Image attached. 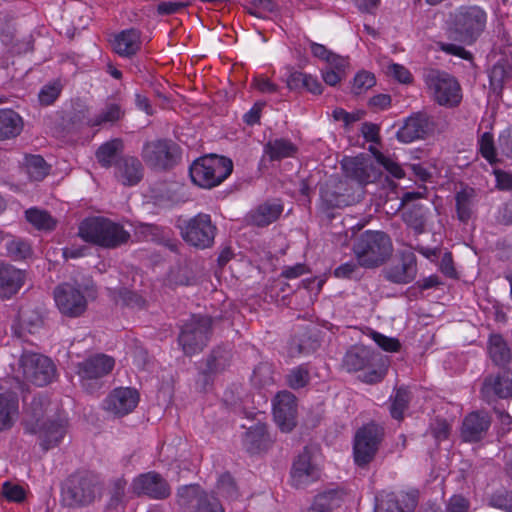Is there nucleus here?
Here are the masks:
<instances>
[{"instance_id":"obj_55","label":"nucleus","mask_w":512,"mask_h":512,"mask_svg":"<svg viewBox=\"0 0 512 512\" xmlns=\"http://www.w3.org/2000/svg\"><path fill=\"white\" fill-rule=\"evenodd\" d=\"M217 489L227 498L234 499L237 497V488L230 474H223L219 477Z\"/></svg>"},{"instance_id":"obj_33","label":"nucleus","mask_w":512,"mask_h":512,"mask_svg":"<svg viewBox=\"0 0 512 512\" xmlns=\"http://www.w3.org/2000/svg\"><path fill=\"white\" fill-rule=\"evenodd\" d=\"M457 218L467 223L473 216L477 202L476 190L466 187L455 195Z\"/></svg>"},{"instance_id":"obj_54","label":"nucleus","mask_w":512,"mask_h":512,"mask_svg":"<svg viewBox=\"0 0 512 512\" xmlns=\"http://www.w3.org/2000/svg\"><path fill=\"white\" fill-rule=\"evenodd\" d=\"M479 150L481 155L491 164L496 161V152L494 147L493 135L485 132L479 140Z\"/></svg>"},{"instance_id":"obj_11","label":"nucleus","mask_w":512,"mask_h":512,"mask_svg":"<svg viewBox=\"0 0 512 512\" xmlns=\"http://www.w3.org/2000/svg\"><path fill=\"white\" fill-rule=\"evenodd\" d=\"M99 492L96 477L90 474H74L62 488L63 501L69 506L90 504Z\"/></svg>"},{"instance_id":"obj_5","label":"nucleus","mask_w":512,"mask_h":512,"mask_svg":"<svg viewBox=\"0 0 512 512\" xmlns=\"http://www.w3.org/2000/svg\"><path fill=\"white\" fill-rule=\"evenodd\" d=\"M423 80L428 95L438 105L453 108L460 104L462 90L454 76L442 70L428 69Z\"/></svg>"},{"instance_id":"obj_21","label":"nucleus","mask_w":512,"mask_h":512,"mask_svg":"<svg viewBox=\"0 0 512 512\" xmlns=\"http://www.w3.org/2000/svg\"><path fill=\"white\" fill-rule=\"evenodd\" d=\"M139 402V394L132 388H116L104 400L103 407L114 416H125L132 412Z\"/></svg>"},{"instance_id":"obj_64","label":"nucleus","mask_w":512,"mask_h":512,"mask_svg":"<svg viewBox=\"0 0 512 512\" xmlns=\"http://www.w3.org/2000/svg\"><path fill=\"white\" fill-rule=\"evenodd\" d=\"M497 188L500 190H512V174L500 169L494 170Z\"/></svg>"},{"instance_id":"obj_7","label":"nucleus","mask_w":512,"mask_h":512,"mask_svg":"<svg viewBox=\"0 0 512 512\" xmlns=\"http://www.w3.org/2000/svg\"><path fill=\"white\" fill-rule=\"evenodd\" d=\"M93 289L72 283H62L54 290V300L59 311L70 318L80 317L88 306V298L93 297Z\"/></svg>"},{"instance_id":"obj_41","label":"nucleus","mask_w":512,"mask_h":512,"mask_svg":"<svg viewBox=\"0 0 512 512\" xmlns=\"http://www.w3.org/2000/svg\"><path fill=\"white\" fill-rule=\"evenodd\" d=\"M26 220L38 230L51 231L56 227L57 221L47 211L30 208L25 212Z\"/></svg>"},{"instance_id":"obj_48","label":"nucleus","mask_w":512,"mask_h":512,"mask_svg":"<svg viewBox=\"0 0 512 512\" xmlns=\"http://www.w3.org/2000/svg\"><path fill=\"white\" fill-rule=\"evenodd\" d=\"M126 486L127 481L122 477L113 480L110 487V500L108 502L109 508L117 509L119 506L123 505Z\"/></svg>"},{"instance_id":"obj_36","label":"nucleus","mask_w":512,"mask_h":512,"mask_svg":"<svg viewBox=\"0 0 512 512\" xmlns=\"http://www.w3.org/2000/svg\"><path fill=\"white\" fill-rule=\"evenodd\" d=\"M22 128V119L15 111L0 109V140L16 137Z\"/></svg>"},{"instance_id":"obj_32","label":"nucleus","mask_w":512,"mask_h":512,"mask_svg":"<svg viewBox=\"0 0 512 512\" xmlns=\"http://www.w3.org/2000/svg\"><path fill=\"white\" fill-rule=\"evenodd\" d=\"M18 398L6 392L0 394V431L10 429L18 417Z\"/></svg>"},{"instance_id":"obj_13","label":"nucleus","mask_w":512,"mask_h":512,"mask_svg":"<svg viewBox=\"0 0 512 512\" xmlns=\"http://www.w3.org/2000/svg\"><path fill=\"white\" fill-rule=\"evenodd\" d=\"M141 157L149 167L165 170L176 164L180 149L172 140H152L143 145Z\"/></svg>"},{"instance_id":"obj_42","label":"nucleus","mask_w":512,"mask_h":512,"mask_svg":"<svg viewBox=\"0 0 512 512\" xmlns=\"http://www.w3.org/2000/svg\"><path fill=\"white\" fill-rule=\"evenodd\" d=\"M310 49L313 56L326 61L327 64L331 67H335L336 69H342L343 67H347L348 65V61L346 58L333 53L322 44L311 42Z\"/></svg>"},{"instance_id":"obj_16","label":"nucleus","mask_w":512,"mask_h":512,"mask_svg":"<svg viewBox=\"0 0 512 512\" xmlns=\"http://www.w3.org/2000/svg\"><path fill=\"white\" fill-rule=\"evenodd\" d=\"M384 278L394 284H409L417 276V258L410 250L400 251L397 258L383 270Z\"/></svg>"},{"instance_id":"obj_52","label":"nucleus","mask_w":512,"mask_h":512,"mask_svg":"<svg viewBox=\"0 0 512 512\" xmlns=\"http://www.w3.org/2000/svg\"><path fill=\"white\" fill-rule=\"evenodd\" d=\"M376 84L375 76L367 71H362L356 74L352 85V93L361 95L367 92Z\"/></svg>"},{"instance_id":"obj_17","label":"nucleus","mask_w":512,"mask_h":512,"mask_svg":"<svg viewBox=\"0 0 512 512\" xmlns=\"http://www.w3.org/2000/svg\"><path fill=\"white\" fill-rule=\"evenodd\" d=\"M133 493L154 500H164L171 495V487L159 473L150 471L135 477L131 484Z\"/></svg>"},{"instance_id":"obj_51","label":"nucleus","mask_w":512,"mask_h":512,"mask_svg":"<svg viewBox=\"0 0 512 512\" xmlns=\"http://www.w3.org/2000/svg\"><path fill=\"white\" fill-rule=\"evenodd\" d=\"M61 91L62 85L58 80L44 85L38 93L40 104L44 106L51 105L59 97Z\"/></svg>"},{"instance_id":"obj_43","label":"nucleus","mask_w":512,"mask_h":512,"mask_svg":"<svg viewBox=\"0 0 512 512\" xmlns=\"http://www.w3.org/2000/svg\"><path fill=\"white\" fill-rule=\"evenodd\" d=\"M340 493L337 490H329L318 494L308 512H331V509L339 505Z\"/></svg>"},{"instance_id":"obj_19","label":"nucleus","mask_w":512,"mask_h":512,"mask_svg":"<svg viewBox=\"0 0 512 512\" xmlns=\"http://www.w3.org/2000/svg\"><path fill=\"white\" fill-rule=\"evenodd\" d=\"M273 414L283 432L291 431L296 425V397L288 391L279 392L273 404Z\"/></svg>"},{"instance_id":"obj_62","label":"nucleus","mask_w":512,"mask_h":512,"mask_svg":"<svg viewBox=\"0 0 512 512\" xmlns=\"http://www.w3.org/2000/svg\"><path fill=\"white\" fill-rule=\"evenodd\" d=\"M388 73L399 82L407 84L412 81V75L404 66L400 64H391L388 66Z\"/></svg>"},{"instance_id":"obj_24","label":"nucleus","mask_w":512,"mask_h":512,"mask_svg":"<svg viewBox=\"0 0 512 512\" xmlns=\"http://www.w3.org/2000/svg\"><path fill=\"white\" fill-rule=\"evenodd\" d=\"M24 271L12 265L0 263V299H10L24 284Z\"/></svg>"},{"instance_id":"obj_4","label":"nucleus","mask_w":512,"mask_h":512,"mask_svg":"<svg viewBox=\"0 0 512 512\" xmlns=\"http://www.w3.org/2000/svg\"><path fill=\"white\" fill-rule=\"evenodd\" d=\"M486 13L477 6H462L451 14L449 38L464 44H472L482 33Z\"/></svg>"},{"instance_id":"obj_27","label":"nucleus","mask_w":512,"mask_h":512,"mask_svg":"<svg viewBox=\"0 0 512 512\" xmlns=\"http://www.w3.org/2000/svg\"><path fill=\"white\" fill-rule=\"evenodd\" d=\"M321 199L329 208H340L350 205L352 197L347 183L334 180L321 189Z\"/></svg>"},{"instance_id":"obj_58","label":"nucleus","mask_w":512,"mask_h":512,"mask_svg":"<svg viewBox=\"0 0 512 512\" xmlns=\"http://www.w3.org/2000/svg\"><path fill=\"white\" fill-rule=\"evenodd\" d=\"M375 158L377 162L382 165L391 175H393L396 178H402L404 177V172L401 166L393 161L392 159L388 158L381 152H376Z\"/></svg>"},{"instance_id":"obj_53","label":"nucleus","mask_w":512,"mask_h":512,"mask_svg":"<svg viewBox=\"0 0 512 512\" xmlns=\"http://www.w3.org/2000/svg\"><path fill=\"white\" fill-rule=\"evenodd\" d=\"M6 250L9 257L14 260L25 259L30 255V246L21 239H12L7 241Z\"/></svg>"},{"instance_id":"obj_37","label":"nucleus","mask_w":512,"mask_h":512,"mask_svg":"<svg viewBox=\"0 0 512 512\" xmlns=\"http://www.w3.org/2000/svg\"><path fill=\"white\" fill-rule=\"evenodd\" d=\"M296 152V145L285 138L271 139L264 146V153L271 161L292 157Z\"/></svg>"},{"instance_id":"obj_9","label":"nucleus","mask_w":512,"mask_h":512,"mask_svg":"<svg viewBox=\"0 0 512 512\" xmlns=\"http://www.w3.org/2000/svg\"><path fill=\"white\" fill-rule=\"evenodd\" d=\"M178 228L182 239L188 245L198 249L210 248L217 231L211 216L205 213H198L194 217L180 221Z\"/></svg>"},{"instance_id":"obj_44","label":"nucleus","mask_w":512,"mask_h":512,"mask_svg":"<svg viewBox=\"0 0 512 512\" xmlns=\"http://www.w3.org/2000/svg\"><path fill=\"white\" fill-rule=\"evenodd\" d=\"M25 167L31 180L41 181L49 173V166L40 155H30L25 159Z\"/></svg>"},{"instance_id":"obj_2","label":"nucleus","mask_w":512,"mask_h":512,"mask_svg":"<svg viewBox=\"0 0 512 512\" xmlns=\"http://www.w3.org/2000/svg\"><path fill=\"white\" fill-rule=\"evenodd\" d=\"M78 235L88 243L114 249L128 242L130 233L122 225L104 217L83 220Z\"/></svg>"},{"instance_id":"obj_40","label":"nucleus","mask_w":512,"mask_h":512,"mask_svg":"<svg viewBox=\"0 0 512 512\" xmlns=\"http://www.w3.org/2000/svg\"><path fill=\"white\" fill-rule=\"evenodd\" d=\"M488 353L496 365H504L511 360L510 348L500 334H493L489 337Z\"/></svg>"},{"instance_id":"obj_20","label":"nucleus","mask_w":512,"mask_h":512,"mask_svg":"<svg viewBox=\"0 0 512 512\" xmlns=\"http://www.w3.org/2000/svg\"><path fill=\"white\" fill-rule=\"evenodd\" d=\"M417 505L414 493L381 492L376 497L375 512H413Z\"/></svg>"},{"instance_id":"obj_34","label":"nucleus","mask_w":512,"mask_h":512,"mask_svg":"<svg viewBox=\"0 0 512 512\" xmlns=\"http://www.w3.org/2000/svg\"><path fill=\"white\" fill-rule=\"evenodd\" d=\"M342 167L347 177L356 180L361 185H365L371 181V165L363 158L354 157L344 159Z\"/></svg>"},{"instance_id":"obj_60","label":"nucleus","mask_w":512,"mask_h":512,"mask_svg":"<svg viewBox=\"0 0 512 512\" xmlns=\"http://www.w3.org/2000/svg\"><path fill=\"white\" fill-rule=\"evenodd\" d=\"M469 501L461 495L452 496L446 506V512H468Z\"/></svg>"},{"instance_id":"obj_14","label":"nucleus","mask_w":512,"mask_h":512,"mask_svg":"<svg viewBox=\"0 0 512 512\" xmlns=\"http://www.w3.org/2000/svg\"><path fill=\"white\" fill-rule=\"evenodd\" d=\"M382 439L380 426L370 423L360 428L354 438V461L359 467H366L375 457Z\"/></svg>"},{"instance_id":"obj_10","label":"nucleus","mask_w":512,"mask_h":512,"mask_svg":"<svg viewBox=\"0 0 512 512\" xmlns=\"http://www.w3.org/2000/svg\"><path fill=\"white\" fill-rule=\"evenodd\" d=\"M176 501L179 507L189 512H225L218 498L198 484L179 487Z\"/></svg>"},{"instance_id":"obj_18","label":"nucleus","mask_w":512,"mask_h":512,"mask_svg":"<svg viewBox=\"0 0 512 512\" xmlns=\"http://www.w3.org/2000/svg\"><path fill=\"white\" fill-rule=\"evenodd\" d=\"M319 479L320 469L313 462L310 451L305 448L293 462L290 471L291 485L297 489H302Z\"/></svg>"},{"instance_id":"obj_49","label":"nucleus","mask_w":512,"mask_h":512,"mask_svg":"<svg viewBox=\"0 0 512 512\" xmlns=\"http://www.w3.org/2000/svg\"><path fill=\"white\" fill-rule=\"evenodd\" d=\"M229 352L224 350H215L208 357L206 367L209 373H219L229 365Z\"/></svg>"},{"instance_id":"obj_35","label":"nucleus","mask_w":512,"mask_h":512,"mask_svg":"<svg viewBox=\"0 0 512 512\" xmlns=\"http://www.w3.org/2000/svg\"><path fill=\"white\" fill-rule=\"evenodd\" d=\"M123 149V141L120 138H114L100 145L95 156L102 167L110 168L113 165L116 166Z\"/></svg>"},{"instance_id":"obj_59","label":"nucleus","mask_w":512,"mask_h":512,"mask_svg":"<svg viewBox=\"0 0 512 512\" xmlns=\"http://www.w3.org/2000/svg\"><path fill=\"white\" fill-rule=\"evenodd\" d=\"M254 8H249L251 15L262 17L264 12H273L277 8L278 0H251Z\"/></svg>"},{"instance_id":"obj_57","label":"nucleus","mask_w":512,"mask_h":512,"mask_svg":"<svg viewBox=\"0 0 512 512\" xmlns=\"http://www.w3.org/2000/svg\"><path fill=\"white\" fill-rule=\"evenodd\" d=\"M2 494L9 501L21 502L25 499V490L18 484L5 482L2 486Z\"/></svg>"},{"instance_id":"obj_6","label":"nucleus","mask_w":512,"mask_h":512,"mask_svg":"<svg viewBox=\"0 0 512 512\" xmlns=\"http://www.w3.org/2000/svg\"><path fill=\"white\" fill-rule=\"evenodd\" d=\"M230 159L217 155L197 159L190 167L192 181L202 188H212L222 183L232 172Z\"/></svg>"},{"instance_id":"obj_56","label":"nucleus","mask_w":512,"mask_h":512,"mask_svg":"<svg viewBox=\"0 0 512 512\" xmlns=\"http://www.w3.org/2000/svg\"><path fill=\"white\" fill-rule=\"evenodd\" d=\"M371 337L375 341V343L384 351L397 352L400 349V342L396 338L387 337L375 331L371 333Z\"/></svg>"},{"instance_id":"obj_31","label":"nucleus","mask_w":512,"mask_h":512,"mask_svg":"<svg viewBox=\"0 0 512 512\" xmlns=\"http://www.w3.org/2000/svg\"><path fill=\"white\" fill-rule=\"evenodd\" d=\"M140 47V32L133 28L120 32L113 41L114 51L124 57L135 55L140 50Z\"/></svg>"},{"instance_id":"obj_15","label":"nucleus","mask_w":512,"mask_h":512,"mask_svg":"<svg viewBox=\"0 0 512 512\" xmlns=\"http://www.w3.org/2000/svg\"><path fill=\"white\" fill-rule=\"evenodd\" d=\"M436 127L433 116L425 111H418L404 120L396 137L402 143H412L429 138L435 133Z\"/></svg>"},{"instance_id":"obj_28","label":"nucleus","mask_w":512,"mask_h":512,"mask_svg":"<svg viewBox=\"0 0 512 512\" xmlns=\"http://www.w3.org/2000/svg\"><path fill=\"white\" fill-rule=\"evenodd\" d=\"M114 364L112 357L99 354L80 363L78 374L83 379H97L107 375L113 369Z\"/></svg>"},{"instance_id":"obj_1","label":"nucleus","mask_w":512,"mask_h":512,"mask_svg":"<svg viewBox=\"0 0 512 512\" xmlns=\"http://www.w3.org/2000/svg\"><path fill=\"white\" fill-rule=\"evenodd\" d=\"M49 407L50 402L46 397H34L26 409L23 421L25 432L37 435L39 445L44 451L58 446L66 434L64 419L45 420Z\"/></svg>"},{"instance_id":"obj_47","label":"nucleus","mask_w":512,"mask_h":512,"mask_svg":"<svg viewBox=\"0 0 512 512\" xmlns=\"http://www.w3.org/2000/svg\"><path fill=\"white\" fill-rule=\"evenodd\" d=\"M287 384L292 389H300L305 387L310 381L309 370L300 365L290 370L286 376Z\"/></svg>"},{"instance_id":"obj_45","label":"nucleus","mask_w":512,"mask_h":512,"mask_svg":"<svg viewBox=\"0 0 512 512\" xmlns=\"http://www.w3.org/2000/svg\"><path fill=\"white\" fill-rule=\"evenodd\" d=\"M124 114L125 112L120 104L114 102L107 103L102 111L91 120V123L93 126L105 123L113 124L121 120L124 117Z\"/></svg>"},{"instance_id":"obj_25","label":"nucleus","mask_w":512,"mask_h":512,"mask_svg":"<svg viewBox=\"0 0 512 512\" xmlns=\"http://www.w3.org/2000/svg\"><path fill=\"white\" fill-rule=\"evenodd\" d=\"M375 353L364 345H354L345 353L342 367L347 372H357L373 365Z\"/></svg>"},{"instance_id":"obj_8","label":"nucleus","mask_w":512,"mask_h":512,"mask_svg":"<svg viewBox=\"0 0 512 512\" xmlns=\"http://www.w3.org/2000/svg\"><path fill=\"white\" fill-rule=\"evenodd\" d=\"M212 331V319L206 315H193L182 326L178 342L186 355H193L207 345Z\"/></svg>"},{"instance_id":"obj_26","label":"nucleus","mask_w":512,"mask_h":512,"mask_svg":"<svg viewBox=\"0 0 512 512\" xmlns=\"http://www.w3.org/2000/svg\"><path fill=\"white\" fill-rule=\"evenodd\" d=\"M115 177L125 186L136 185L143 177V166L134 156H123L115 168Z\"/></svg>"},{"instance_id":"obj_22","label":"nucleus","mask_w":512,"mask_h":512,"mask_svg":"<svg viewBox=\"0 0 512 512\" xmlns=\"http://www.w3.org/2000/svg\"><path fill=\"white\" fill-rule=\"evenodd\" d=\"M481 395L487 402L496 397L502 399L512 397V372L503 370L497 374L487 376L481 387Z\"/></svg>"},{"instance_id":"obj_63","label":"nucleus","mask_w":512,"mask_h":512,"mask_svg":"<svg viewBox=\"0 0 512 512\" xmlns=\"http://www.w3.org/2000/svg\"><path fill=\"white\" fill-rule=\"evenodd\" d=\"M253 86L261 93L273 94L278 92L279 87L275 83L271 82L268 78L257 77L253 81Z\"/></svg>"},{"instance_id":"obj_12","label":"nucleus","mask_w":512,"mask_h":512,"mask_svg":"<svg viewBox=\"0 0 512 512\" xmlns=\"http://www.w3.org/2000/svg\"><path fill=\"white\" fill-rule=\"evenodd\" d=\"M23 377L37 385L45 386L55 377L56 368L52 360L35 352H23L19 360Z\"/></svg>"},{"instance_id":"obj_38","label":"nucleus","mask_w":512,"mask_h":512,"mask_svg":"<svg viewBox=\"0 0 512 512\" xmlns=\"http://www.w3.org/2000/svg\"><path fill=\"white\" fill-rule=\"evenodd\" d=\"M268 435L266 431V425L258 422L254 426L250 427L244 436L243 442L247 451L250 453L259 452L267 447Z\"/></svg>"},{"instance_id":"obj_46","label":"nucleus","mask_w":512,"mask_h":512,"mask_svg":"<svg viewBox=\"0 0 512 512\" xmlns=\"http://www.w3.org/2000/svg\"><path fill=\"white\" fill-rule=\"evenodd\" d=\"M410 400V392L406 388H398L395 395L391 397V416L396 420H401L403 418L404 411L408 408Z\"/></svg>"},{"instance_id":"obj_61","label":"nucleus","mask_w":512,"mask_h":512,"mask_svg":"<svg viewBox=\"0 0 512 512\" xmlns=\"http://www.w3.org/2000/svg\"><path fill=\"white\" fill-rule=\"evenodd\" d=\"M450 426L444 419H436L431 424V433L437 441H442L448 438Z\"/></svg>"},{"instance_id":"obj_29","label":"nucleus","mask_w":512,"mask_h":512,"mask_svg":"<svg viewBox=\"0 0 512 512\" xmlns=\"http://www.w3.org/2000/svg\"><path fill=\"white\" fill-rule=\"evenodd\" d=\"M44 325V320L41 312L32 306L22 307L19 311L18 326L15 328V333L19 337H23L26 333H38Z\"/></svg>"},{"instance_id":"obj_23","label":"nucleus","mask_w":512,"mask_h":512,"mask_svg":"<svg viewBox=\"0 0 512 512\" xmlns=\"http://www.w3.org/2000/svg\"><path fill=\"white\" fill-rule=\"evenodd\" d=\"M491 419L486 412H472L462 423L461 437L466 442H477L487 433Z\"/></svg>"},{"instance_id":"obj_39","label":"nucleus","mask_w":512,"mask_h":512,"mask_svg":"<svg viewBox=\"0 0 512 512\" xmlns=\"http://www.w3.org/2000/svg\"><path fill=\"white\" fill-rule=\"evenodd\" d=\"M428 212L427 208L415 204L403 211L402 220L415 234L420 235L425 232Z\"/></svg>"},{"instance_id":"obj_3","label":"nucleus","mask_w":512,"mask_h":512,"mask_svg":"<svg viewBox=\"0 0 512 512\" xmlns=\"http://www.w3.org/2000/svg\"><path fill=\"white\" fill-rule=\"evenodd\" d=\"M353 251L360 266L374 268L382 265L391 256L393 245L386 233L367 230L357 238Z\"/></svg>"},{"instance_id":"obj_50","label":"nucleus","mask_w":512,"mask_h":512,"mask_svg":"<svg viewBox=\"0 0 512 512\" xmlns=\"http://www.w3.org/2000/svg\"><path fill=\"white\" fill-rule=\"evenodd\" d=\"M273 381V366L270 363L263 362L255 367L252 375V382L255 385L263 387L272 384Z\"/></svg>"},{"instance_id":"obj_30","label":"nucleus","mask_w":512,"mask_h":512,"mask_svg":"<svg viewBox=\"0 0 512 512\" xmlns=\"http://www.w3.org/2000/svg\"><path fill=\"white\" fill-rule=\"evenodd\" d=\"M283 212V206L276 201H267L248 214V222L254 226L264 227L276 221Z\"/></svg>"}]
</instances>
